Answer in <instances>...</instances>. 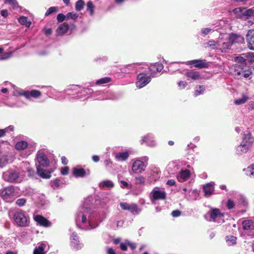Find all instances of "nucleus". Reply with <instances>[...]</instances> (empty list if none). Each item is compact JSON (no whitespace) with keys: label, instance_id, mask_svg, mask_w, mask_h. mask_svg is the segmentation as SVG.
I'll return each instance as SVG.
<instances>
[{"label":"nucleus","instance_id":"nucleus-15","mask_svg":"<svg viewBox=\"0 0 254 254\" xmlns=\"http://www.w3.org/2000/svg\"><path fill=\"white\" fill-rule=\"evenodd\" d=\"M153 198L154 199H163L166 197V193L158 188H155L152 191Z\"/></svg>","mask_w":254,"mask_h":254},{"label":"nucleus","instance_id":"nucleus-7","mask_svg":"<svg viewBox=\"0 0 254 254\" xmlns=\"http://www.w3.org/2000/svg\"><path fill=\"white\" fill-rule=\"evenodd\" d=\"M240 65L236 64L235 66V69L234 74L235 76L238 78H242V77L248 78L252 74V72L250 70L243 68L240 69Z\"/></svg>","mask_w":254,"mask_h":254},{"label":"nucleus","instance_id":"nucleus-33","mask_svg":"<svg viewBox=\"0 0 254 254\" xmlns=\"http://www.w3.org/2000/svg\"><path fill=\"white\" fill-rule=\"evenodd\" d=\"M99 186L102 188H112L114 186V185L112 181L105 180L101 182L99 184Z\"/></svg>","mask_w":254,"mask_h":254},{"label":"nucleus","instance_id":"nucleus-1","mask_svg":"<svg viewBox=\"0 0 254 254\" xmlns=\"http://www.w3.org/2000/svg\"><path fill=\"white\" fill-rule=\"evenodd\" d=\"M77 225L81 228L89 230L96 228L99 222L96 220V215L88 207L82 208L76 217Z\"/></svg>","mask_w":254,"mask_h":254},{"label":"nucleus","instance_id":"nucleus-44","mask_svg":"<svg viewBox=\"0 0 254 254\" xmlns=\"http://www.w3.org/2000/svg\"><path fill=\"white\" fill-rule=\"evenodd\" d=\"M25 164L26 166L27 172L28 173V175L30 177H33L35 174L34 170L30 167V165H29V163L26 162V163H25Z\"/></svg>","mask_w":254,"mask_h":254},{"label":"nucleus","instance_id":"nucleus-22","mask_svg":"<svg viewBox=\"0 0 254 254\" xmlns=\"http://www.w3.org/2000/svg\"><path fill=\"white\" fill-rule=\"evenodd\" d=\"M214 183H209L204 186L203 191L205 196L208 197L213 194L214 190Z\"/></svg>","mask_w":254,"mask_h":254},{"label":"nucleus","instance_id":"nucleus-45","mask_svg":"<svg viewBox=\"0 0 254 254\" xmlns=\"http://www.w3.org/2000/svg\"><path fill=\"white\" fill-rule=\"evenodd\" d=\"M94 6L91 1H89L87 3V10L90 12L91 15L94 13Z\"/></svg>","mask_w":254,"mask_h":254},{"label":"nucleus","instance_id":"nucleus-23","mask_svg":"<svg viewBox=\"0 0 254 254\" xmlns=\"http://www.w3.org/2000/svg\"><path fill=\"white\" fill-rule=\"evenodd\" d=\"M47 245L45 242H41L38 243V246L34 249L33 254H45L46 251L45 249Z\"/></svg>","mask_w":254,"mask_h":254},{"label":"nucleus","instance_id":"nucleus-28","mask_svg":"<svg viewBox=\"0 0 254 254\" xmlns=\"http://www.w3.org/2000/svg\"><path fill=\"white\" fill-rule=\"evenodd\" d=\"M69 26L67 24L64 23L60 25L57 29V32L58 35H63L65 34L68 30Z\"/></svg>","mask_w":254,"mask_h":254},{"label":"nucleus","instance_id":"nucleus-41","mask_svg":"<svg viewBox=\"0 0 254 254\" xmlns=\"http://www.w3.org/2000/svg\"><path fill=\"white\" fill-rule=\"evenodd\" d=\"M235 61L238 63L246 64V60L245 54L241 56L237 57L235 58Z\"/></svg>","mask_w":254,"mask_h":254},{"label":"nucleus","instance_id":"nucleus-55","mask_svg":"<svg viewBox=\"0 0 254 254\" xmlns=\"http://www.w3.org/2000/svg\"><path fill=\"white\" fill-rule=\"evenodd\" d=\"M13 127L10 126L4 129H0V137L4 136L6 131H8V130H13Z\"/></svg>","mask_w":254,"mask_h":254},{"label":"nucleus","instance_id":"nucleus-37","mask_svg":"<svg viewBox=\"0 0 254 254\" xmlns=\"http://www.w3.org/2000/svg\"><path fill=\"white\" fill-rule=\"evenodd\" d=\"M18 21L21 24L25 25L27 27H29L31 24V22L30 21H28L27 17L25 16L19 17Z\"/></svg>","mask_w":254,"mask_h":254},{"label":"nucleus","instance_id":"nucleus-62","mask_svg":"<svg viewBox=\"0 0 254 254\" xmlns=\"http://www.w3.org/2000/svg\"><path fill=\"white\" fill-rule=\"evenodd\" d=\"M127 242H126L125 243H121L120 245L121 249L123 251H126L127 250Z\"/></svg>","mask_w":254,"mask_h":254},{"label":"nucleus","instance_id":"nucleus-16","mask_svg":"<svg viewBox=\"0 0 254 254\" xmlns=\"http://www.w3.org/2000/svg\"><path fill=\"white\" fill-rule=\"evenodd\" d=\"M141 143H146L147 145L150 146H154L156 145V141L151 134H148L142 137Z\"/></svg>","mask_w":254,"mask_h":254},{"label":"nucleus","instance_id":"nucleus-48","mask_svg":"<svg viewBox=\"0 0 254 254\" xmlns=\"http://www.w3.org/2000/svg\"><path fill=\"white\" fill-rule=\"evenodd\" d=\"M110 81V78L109 77H104L99 79L96 81L97 84H103L108 83Z\"/></svg>","mask_w":254,"mask_h":254},{"label":"nucleus","instance_id":"nucleus-9","mask_svg":"<svg viewBox=\"0 0 254 254\" xmlns=\"http://www.w3.org/2000/svg\"><path fill=\"white\" fill-rule=\"evenodd\" d=\"M14 95H23L25 96L27 99H30L31 97L37 98L39 97L41 95V93L37 90H32L31 91H23L21 92H14L13 93Z\"/></svg>","mask_w":254,"mask_h":254},{"label":"nucleus","instance_id":"nucleus-60","mask_svg":"<svg viewBox=\"0 0 254 254\" xmlns=\"http://www.w3.org/2000/svg\"><path fill=\"white\" fill-rule=\"evenodd\" d=\"M68 167H64L61 169V172L63 175H66L68 173Z\"/></svg>","mask_w":254,"mask_h":254},{"label":"nucleus","instance_id":"nucleus-8","mask_svg":"<svg viewBox=\"0 0 254 254\" xmlns=\"http://www.w3.org/2000/svg\"><path fill=\"white\" fill-rule=\"evenodd\" d=\"M224 38L228 39V42L230 44V47L233 44L242 43L244 42V38L240 35L236 34H224Z\"/></svg>","mask_w":254,"mask_h":254},{"label":"nucleus","instance_id":"nucleus-35","mask_svg":"<svg viewBox=\"0 0 254 254\" xmlns=\"http://www.w3.org/2000/svg\"><path fill=\"white\" fill-rule=\"evenodd\" d=\"M218 43V40L216 41H210L207 43V45L208 47L211 48L213 49H217L219 50V45Z\"/></svg>","mask_w":254,"mask_h":254},{"label":"nucleus","instance_id":"nucleus-50","mask_svg":"<svg viewBox=\"0 0 254 254\" xmlns=\"http://www.w3.org/2000/svg\"><path fill=\"white\" fill-rule=\"evenodd\" d=\"M205 90V87L203 86H199L196 87L195 90V93L196 95H198L202 94Z\"/></svg>","mask_w":254,"mask_h":254},{"label":"nucleus","instance_id":"nucleus-42","mask_svg":"<svg viewBox=\"0 0 254 254\" xmlns=\"http://www.w3.org/2000/svg\"><path fill=\"white\" fill-rule=\"evenodd\" d=\"M244 9L242 8H237L233 10V12L236 14L238 17L241 18L243 17V12H244Z\"/></svg>","mask_w":254,"mask_h":254},{"label":"nucleus","instance_id":"nucleus-54","mask_svg":"<svg viewBox=\"0 0 254 254\" xmlns=\"http://www.w3.org/2000/svg\"><path fill=\"white\" fill-rule=\"evenodd\" d=\"M57 20L59 22H62L64 20H66V15H64L62 13H60L57 15Z\"/></svg>","mask_w":254,"mask_h":254},{"label":"nucleus","instance_id":"nucleus-2","mask_svg":"<svg viewBox=\"0 0 254 254\" xmlns=\"http://www.w3.org/2000/svg\"><path fill=\"white\" fill-rule=\"evenodd\" d=\"M20 195L19 188L13 186H9L0 190V196L7 202H13Z\"/></svg>","mask_w":254,"mask_h":254},{"label":"nucleus","instance_id":"nucleus-18","mask_svg":"<svg viewBox=\"0 0 254 254\" xmlns=\"http://www.w3.org/2000/svg\"><path fill=\"white\" fill-rule=\"evenodd\" d=\"M254 141V138L252 136L251 134L249 133L245 134L244 136L243 137V140L242 141V143L245 146L248 147L250 148L252 146V144Z\"/></svg>","mask_w":254,"mask_h":254},{"label":"nucleus","instance_id":"nucleus-24","mask_svg":"<svg viewBox=\"0 0 254 254\" xmlns=\"http://www.w3.org/2000/svg\"><path fill=\"white\" fill-rule=\"evenodd\" d=\"M128 153L127 151L116 153L115 157L116 160L118 161H124L127 159Z\"/></svg>","mask_w":254,"mask_h":254},{"label":"nucleus","instance_id":"nucleus-56","mask_svg":"<svg viewBox=\"0 0 254 254\" xmlns=\"http://www.w3.org/2000/svg\"><path fill=\"white\" fill-rule=\"evenodd\" d=\"M226 206L229 209H232L235 206L234 202L231 199H228L226 204Z\"/></svg>","mask_w":254,"mask_h":254},{"label":"nucleus","instance_id":"nucleus-11","mask_svg":"<svg viewBox=\"0 0 254 254\" xmlns=\"http://www.w3.org/2000/svg\"><path fill=\"white\" fill-rule=\"evenodd\" d=\"M246 39L248 48L254 51V29H250L248 31L246 35Z\"/></svg>","mask_w":254,"mask_h":254},{"label":"nucleus","instance_id":"nucleus-53","mask_svg":"<svg viewBox=\"0 0 254 254\" xmlns=\"http://www.w3.org/2000/svg\"><path fill=\"white\" fill-rule=\"evenodd\" d=\"M136 183L138 184H144L145 183V178L142 176H139L135 178Z\"/></svg>","mask_w":254,"mask_h":254},{"label":"nucleus","instance_id":"nucleus-12","mask_svg":"<svg viewBox=\"0 0 254 254\" xmlns=\"http://www.w3.org/2000/svg\"><path fill=\"white\" fill-rule=\"evenodd\" d=\"M36 159L40 166L47 167L49 164V161L46 155L42 151H39L37 154Z\"/></svg>","mask_w":254,"mask_h":254},{"label":"nucleus","instance_id":"nucleus-36","mask_svg":"<svg viewBox=\"0 0 254 254\" xmlns=\"http://www.w3.org/2000/svg\"><path fill=\"white\" fill-rule=\"evenodd\" d=\"M237 238L233 236H228L226 237V241L228 245L232 246L236 243Z\"/></svg>","mask_w":254,"mask_h":254},{"label":"nucleus","instance_id":"nucleus-59","mask_svg":"<svg viewBox=\"0 0 254 254\" xmlns=\"http://www.w3.org/2000/svg\"><path fill=\"white\" fill-rule=\"evenodd\" d=\"M178 85L180 89H184L186 87L187 82L184 81H180L178 83Z\"/></svg>","mask_w":254,"mask_h":254},{"label":"nucleus","instance_id":"nucleus-47","mask_svg":"<svg viewBox=\"0 0 254 254\" xmlns=\"http://www.w3.org/2000/svg\"><path fill=\"white\" fill-rule=\"evenodd\" d=\"M58 8L57 7H55V6L51 7L48 9V10L45 13V15L46 16H48L53 13L57 12L58 11Z\"/></svg>","mask_w":254,"mask_h":254},{"label":"nucleus","instance_id":"nucleus-31","mask_svg":"<svg viewBox=\"0 0 254 254\" xmlns=\"http://www.w3.org/2000/svg\"><path fill=\"white\" fill-rule=\"evenodd\" d=\"M249 99V97L246 94H243L242 97L234 101L235 104L239 105L245 103Z\"/></svg>","mask_w":254,"mask_h":254},{"label":"nucleus","instance_id":"nucleus-29","mask_svg":"<svg viewBox=\"0 0 254 254\" xmlns=\"http://www.w3.org/2000/svg\"><path fill=\"white\" fill-rule=\"evenodd\" d=\"M85 174V171L82 168H74L73 169V175L76 178L83 177Z\"/></svg>","mask_w":254,"mask_h":254},{"label":"nucleus","instance_id":"nucleus-10","mask_svg":"<svg viewBox=\"0 0 254 254\" xmlns=\"http://www.w3.org/2000/svg\"><path fill=\"white\" fill-rule=\"evenodd\" d=\"M120 205L122 209L128 210L131 213L138 214L140 211L138 206L134 203L129 204L127 202H122L120 203Z\"/></svg>","mask_w":254,"mask_h":254},{"label":"nucleus","instance_id":"nucleus-34","mask_svg":"<svg viewBox=\"0 0 254 254\" xmlns=\"http://www.w3.org/2000/svg\"><path fill=\"white\" fill-rule=\"evenodd\" d=\"M246 64L248 63H254V53H248L245 54Z\"/></svg>","mask_w":254,"mask_h":254},{"label":"nucleus","instance_id":"nucleus-4","mask_svg":"<svg viewBox=\"0 0 254 254\" xmlns=\"http://www.w3.org/2000/svg\"><path fill=\"white\" fill-rule=\"evenodd\" d=\"M3 177L5 181L11 183H19L23 179V178L20 176L17 171L13 170H10L4 173Z\"/></svg>","mask_w":254,"mask_h":254},{"label":"nucleus","instance_id":"nucleus-26","mask_svg":"<svg viewBox=\"0 0 254 254\" xmlns=\"http://www.w3.org/2000/svg\"><path fill=\"white\" fill-rule=\"evenodd\" d=\"M71 245L75 249H78L81 248V244H80L78 241V237L75 233H72L71 236Z\"/></svg>","mask_w":254,"mask_h":254},{"label":"nucleus","instance_id":"nucleus-46","mask_svg":"<svg viewBox=\"0 0 254 254\" xmlns=\"http://www.w3.org/2000/svg\"><path fill=\"white\" fill-rule=\"evenodd\" d=\"M4 3H8L13 8H16L17 7H18V3L16 0H4Z\"/></svg>","mask_w":254,"mask_h":254},{"label":"nucleus","instance_id":"nucleus-61","mask_svg":"<svg viewBox=\"0 0 254 254\" xmlns=\"http://www.w3.org/2000/svg\"><path fill=\"white\" fill-rule=\"evenodd\" d=\"M0 14L3 17H6L8 15V10L6 9H2L0 11Z\"/></svg>","mask_w":254,"mask_h":254},{"label":"nucleus","instance_id":"nucleus-39","mask_svg":"<svg viewBox=\"0 0 254 254\" xmlns=\"http://www.w3.org/2000/svg\"><path fill=\"white\" fill-rule=\"evenodd\" d=\"M85 5L84 1L82 0H79L76 1L75 3V9L77 11H80L83 9L84 6Z\"/></svg>","mask_w":254,"mask_h":254},{"label":"nucleus","instance_id":"nucleus-14","mask_svg":"<svg viewBox=\"0 0 254 254\" xmlns=\"http://www.w3.org/2000/svg\"><path fill=\"white\" fill-rule=\"evenodd\" d=\"M219 45V50L222 52H225L230 48V44L228 42V39L224 38V34L218 39Z\"/></svg>","mask_w":254,"mask_h":254},{"label":"nucleus","instance_id":"nucleus-19","mask_svg":"<svg viewBox=\"0 0 254 254\" xmlns=\"http://www.w3.org/2000/svg\"><path fill=\"white\" fill-rule=\"evenodd\" d=\"M187 64H194L195 67L199 68L206 67L208 65L207 64L205 63L204 61L201 60H195L189 61L187 62Z\"/></svg>","mask_w":254,"mask_h":254},{"label":"nucleus","instance_id":"nucleus-3","mask_svg":"<svg viewBox=\"0 0 254 254\" xmlns=\"http://www.w3.org/2000/svg\"><path fill=\"white\" fill-rule=\"evenodd\" d=\"M14 223L19 227H26L28 225V217L24 212L20 210L14 212L13 214Z\"/></svg>","mask_w":254,"mask_h":254},{"label":"nucleus","instance_id":"nucleus-6","mask_svg":"<svg viewBox=\"0 0 254 254\" xmlns=\"http://www.w3.org/2000/svg\"><path fill=\"white\" fill-rule=\"evenodd\" d=\"M151 80L150 77L147 74L142 73H140L136 82V87L141 88L146 85Z\"/></svg>","mask_w":254,"mask_h":254},{"label":"nucleus","instance_id":"nucleus-57","mask_svg":"<svg viewBox=\"0 0 254 254\" xmlns=\"http://www.w3.org/2000/svg\"><path fill=\"white\" fill-rule=\"evenodd\" d=\"M211 29L209 28H203L201 30L202 34L205 36L208 35L211 31Z\"/></svg>","mask_w":254,"mask_h":254},{"label":"nucleus","instance_id":"nucleus-5","mask_svg":"<svg viewBox=\"0 0 254 254\" xmlns=\"http://www.w3.org/2000/svg\"><path fill=\"white\" fill-rule=\"evenodd\" d=\"M145 166L143 161L140 160H135L133 162L131 167V171L130 174L132 173L139 174L144 171L145 170Z\"/></svg>","mask_w":254,"mask_h":254},{"label":"nucleus","instance_id":"nucleus-64","mask_svg":"<svg viewBox=\"0 0 254 254\" xmlns=\"http://www.w3.org/2000/svg\"><path fill=\"white\" fill-rule=\"evenodd\" d=\"M175 181L174 180H168L167 182V184L170 186H174L175 185Z\"/></svg>","mask_w":254,"mask_h":254},{"label":"nucleus","instance_id":"nucleus-49","mask_svg":"<svg viewBox=\"0 0 254 254\" xmlns=\"http://www.w3.org/2000/svg\"><path fill=\"white\" fill-rule=\"evenodd\" d=\"M254 10L252 9H249L246 10L244 9V12H243V16H251L254 14Z\"/></svg>","mask_w":254,"mask_h":254},{"label":"nucleus","instance_id":"nucleus-20","mask_svg":"<svg viewBox=\"0 0 254 254\" xmlns=\"http://www.w3.org/2000/svg\"><path fill=\"white\" fill-rule=\"evenodd\" d=\"M54 170H51V171L44 170L40 169L39 166L37 167V174L42 178L44 179H49L51 177V173L53 172Z\"/></svg>","mask_w":254,"mask_h":254},{"label":"nucleus","instance_id":"nucleus-40","mask_svg":"<svg viewBox=\"0 0 254 254\" xmlns=\"http://www.w3.org/2000/svg\"><path fill=\"white\" fill-rule=\"evenodd\" d=\"M246 173L248 176L254 177V164L248 167L246 170Z\"/></svg>","mask_w":254,"mask_h":254},{"label":"nucleus","instance_id":"nucleus-30","mask_svg":"<svg viewBox=\"0 0 254 254\" xmlns=\"http://www.w3.org/2000/svg\"><path fill=\"white\" fill-rule=\"evenodd\" d=\"M15 147L18 150H23L28 147V143L25 141H18L16 143Z\"/></svg>","mask_w":254,"mask_h":254},{"label":"nucleus","instance_id":"nucleus-32","mask_svg":"<svg viewBox=\"0 0 254 254\" xmlns=\"http://www.w3.org/2000/svg\"><path fill=\"white\" fill-rule=\"evenodd\" d=\"M250 148L245 146L242 143L237 147V152L238 154H242L246 153Z\"/></svg>","mask_w":254,"mask_h":254},{"label":"nucleus","instance_id":"nucleus-13","mask_svg":"<svg viewBox=\"0 0 254 254\" xmlns=\"http://www.w3.org/2000/svg\"><path fill=\"white\" fill-rule=\"evenodd\" d=\"M210 216L211 220L213 221H218L220 223L221 221H219V220L222 219L224 215L220 211L219 209L214 208L210 211ZM222 220V221H223V220Z\"/></svg>","mask_w":254,"mask_h":254},{"label":"nucleus","instance_id":"nucleus-51","mask_svg":"<svg viewBox=\"0 0 254 254\" xmlns=\"http://www.w3.org/2000/svg\"><path fill=\"white\" fill-rule=\"evenodd\" d=\"M12 53L11 52H6L2 55L0 56V60H7L11 57Z\"/></svg>","mask_w":254,"mask_h":254},{"label":"nucleus","instance_id":"nucleus-58","mask_svg":"<svg viewBox=\"0 0 254 254\" xmlns=\"http://www.w3.org/2000/svg\"><path fill=\"white\" fill-rule=\"evenodd\" d=\"M26 200L24 198L18 199L16 200V203L19 206H23L25 204Z\"/></svg>","mask_w":254,"mask_h":254},{"label":"nucleus","instance_id":"nucleus-21","mask_svg":"<svg viewBox=\"0 0 254 254\" xmlns=\"http://www.w3.org/2000/svg\"><path fill=\"white\" fill-rule=\"evenodd\" d=\"M34 220L40 225L49 227L51 225V223L45 218L41 215H37L34 216Z\"/></svg>","mask_w":254,"mask_h":254},{"label":"nucleus","instance_id":"nucleus-17","mask_svg":"<svg viewBox=\"0 0 254 254\" xmlns=\"http://www.w3.org/2000/svg\"><path fill=\"white\" fill-rule=\"evenodd\" d=\"M190 175V173L189 170L187 169L182 170L177 176V179L180 182H185L189 179Z\"/></svg>","mask_w":254,"mask_h":254},{"label":"nucleus","instance_id":"nucleus-43","mask_svg":"<svg viewBox=\"0 0 254 254\" xmlns=\"http://www.w3.org/2000/svg\"><path fill=\"white\" fill-rule=\"evenodd\" d=\"M78 17V14L74 12H69L66 14V20L69 19L75 20Z\"/></svg>","mask_w":254,"mask_h":254},{"label":"nucleus","instance_id":"nucleus-27","mask_svg":"<svg viewBox=\"0 0 254 254\" xmlns=\"http://www.w3.org/2000/svg\"><path fill=\"white\" fill-rule=\"evenodd\" d=\"M243 228L246 230H254V220H247L243 222Z\"/></svg>","mask_w":254,"mask_h":254},{"label":"nucleus","instance_id":"nucleus-25","mask_svg":"<svg viewBox=\"0 0 254 254\" xmlns=\"http://www.w3.org/2000/svg\"><path fill=\"white\" fill-rule=\"evenodd\" d=\"M186 75L188 79H191L193 80L200 79V75L198 72L190 70L187 72Z\"/></svg>","mask_w":254,"mask_h":254},{"label":"nucleus","instance_id":"nucleus-63","mask_svg":"<svg viewBox=\"0 0 254 254\" xmlns=\"http://www.w3.org/2000/svg\"><path fill=\"white\" fill-rule=\"evenodd\" d=\"M181 215V212L179 210H174L172 212V215L173 217H178Z\"/></svg>","mask_w":254,"mask_h":254},{"label":"nucleus","instance_id":"nucleus-52","mask_svg":"<svg viewBox=\"0 0 254 254\" xmlns=\"http://www.w3.org/2000/svg\"><path fill=\"white\" fill-rule=\"evenodd\" d=\"M60 182H61V181L60 179H56L55 180L53 181L52 182V187L54 189L58 188L60 186Z\"/></svg>","mask_w":254,"mask_h":254},{"label":"nucleus","instance_id":"nucleus-38","mask_svg":"<svg viewBox=\"0 0 254 254\" xmlns=\"http://www.w3.org/2000/svg\"><path fill=\"white\" fill-rule=\"evenodd\" d=\"M7 162V156L4 154H0V167L4 166Z\"/></svg>","mask_w":254,"mask_h":254}]
</instances>
